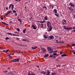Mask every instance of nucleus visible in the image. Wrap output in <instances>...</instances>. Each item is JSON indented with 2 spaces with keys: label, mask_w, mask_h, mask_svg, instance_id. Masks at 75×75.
I'll return each instance as SVG.
<instances>
[{
  "label": "nucleus",
  "mask_w": 75,
  "mask_h": 75,
  "mask_svg": "<svg viewBox=\"0 0 75 75\" xmlns=\"http://www.w3.org/2000/svg\"><path fill=\"white\" fill-rule=\"evenodd\" d=\"M12 6V7H11ZM11 10H13V9L14 8V5L12 4H10L8 7V8L9 10H11Z\"/></svg>",
  "instance_id": "1"
},
{
  "label": "nucleus",
  "mask_w": 75,
  "mask_h": 75,
  "mask_svg": "<svg viewBox=\"0 0 75 75\" xmlns=\"http://www.w3.org/2000/svg\"><path fill=\"white\" fill-rule=\"evenodd\" d=\"M47 26L48 27H50L51 26V22L50 21H47Z\"/></svg>",
  "instance_id": "2"
},
{
  "label": "nucleus",
  "mask_w": 75,
  "mask_h": 75,
  "mask_svg": "<svg viewBox=\"0 0 75 75\" xmlns=\"http://www.w3.org/2000/svg\"><path fill=\"white\" fill-rule=\"evenodd\" d=\"M41 51L42 53H44V52H46V49L44 48L41 47Z\"/></svg>",
  "instance_id": "3"
},
{
  "label": "nucleus",
  "mask_w": 75,
  "mask_h": 75,
  "mask_svg": "<svg viewBox=\"0 0 75 75\" xmlns=\"http://www.w3.org/2000/svg\"><path fill=\"white\" fill-rule=\"evenodd\" d=\"M47 49L48 51H49L51 52V53H52V51H53V50H52V48L49 47L47 48Z\"/></svg>",
  "instance_id": "4"
},
{
  "label": "nucleus",
  "mask_w": 75,
  "mask_h": 75,
  "mask_svg": "<svg viewBox=\"0 0 75 75\" xmlns=\"http://www.w3.org/2000/svg\"><path fill=\"white\" fill-rule=\"evenodd\" d=\"M19 61V58H18L17 59H13V60H12V62H18Z\"/></svg>",
  "instance_id": "5"
},
{
  "label": "nucleus",
  "mask_w": 75,
  "mask_h": 75,
  "mask_svg": "<svg viewBox=\"0 0 75 75\" xmlns=\"http://www.w3.org/2000/svg\"><path fill=\"white\" fill-rule=\"evenodd\" d=\"M66 22H67V21L66 20H63L62 21V24L63 25H64V24H67Z\"/></svg>",
  "instance_id": "6"
},
{
  "label": "nucleus",
  "mask_w": 75,
  "mask_h": 75,
  "mask_svg": "<svg viewBox=\"0 0 75 75\" xmlns=\"http://www.w3.org/2000/svg\"><path fill=\"white\" fill-rule=\"evenodd\" d=\"M68 8L69 9L70 11H74V9L72 7L70 6V7H68Z\"/></svg>",
  "instance_id": "7"
},
{
  "label": "nucleus",
  "mask_w": 75,
  "mask_h": 75,
  "mask_svg": "<svg viewBox=\"0 0 75 75\" xmlns=\"http://www.w3.org/2000/svg\"><path fill=\"white\" fill-rule=\"evenodd\" d=\"M48 38L50 40H52L54 39V36L52 35H51L50 36L48 37Z\"/></svg>",
  "instance_id": "8"
},
{
  "label": "nucleus",
  "mask_w": 75,
  "mask_h": 75,
  "mask_svg": "<svg viewBox=\"0 0 75 75\" xmlns=\"http://www.w3.org/2000/svg\"><path fill=\"white\" fill-rule=\"evenodd\" d=\"M69 6H71V7H75L74 4H72V3L71 2L69 4Z\"/></svg>",
  "instance_id": "9"
},
{
  "label": "nucleus",
  "mask_w": 75,
  "mask_h": 75,
  "mask_svg": "<svg viewBox=\"0 0 75 75\" xmlns=\"http://www.w3.org/2000/svg\"><path fill=\"white\" fill-rule=\"evenodd\" d=\"M47 72H46V74H45V75H50V74H51V72H50V71H47Z\"/></svg>",
  "instance_id": "10"
},
{
  "label": "nucleus",
  "mask_w": 75,
  "mask_h": 75,
  "mask_svg": "<svg viewBox=\"0 0 75 75\" xmlns=\"http://www.w3.org/2000/svg\"><path fill=\"white\" fill-rule=\"evenodd\" d=\"M49 28V29L48 30L49 31H51V30H52V28L51 26H50V27H48Z\"/></svg>",
  "instance_id": "11"
},
{
  "label": "nucleus",
  "mask_w": 75,
  "mask_h": 75,
  "mask_svg": "<svg viewBox=\"0 0 75 75\" xmlns=\"http://www.w3.org/2000/svg\"><path fill=\"white\" fill-rule=\"evenodd\" d=\"M67 27H69V28H67V30H72V27H69V26H67Z\"/></svg>",
  "instance_id": "12"
},
{
  "label": "nucleus",
  "mask_w": 75,
  "mask_h": 75,
  "mask_svg": "<svg viewBox=\"0 0 75 75\" xmlns=\"http://www.w3.org/2000/svg\"><path fill=\"white\" fill-rule=\"evenodd\" d=\"M41 74H43L44 75H45L46 74V72H45L44 71H42L40 72Z\"/></svg>",
  "instance_id": "13"
},
{
  "label": "nucleus",
  "mask_w": 75,
  "mask_h": 75,
  "mask_svg": "<svg viewBox=\"0 0 75 75\" xmlns=\"http://www.w3.org/2000/svg\"><path fill=\"white\" fill-rule=\"evenodd\" d=\"M32 26L33 28V29H34V30H35V29H36V27H35V25H32Z\"/></svg>",
  "instance_id": "14"
},
{
  "label": "nucleus",
  "mask_w": 75,
  "mask_h": 75,
  "mask_svg": "<svg viewBox=\"0 0 75 75\" xmlns=\"http://www.w3.org/2000/svg\"><path fill=\"white\" fill-rule=\"evenodd\" d=\"M11 13V11H8V13L5 14V15H8L9 14H10Z\"/></svg>",
  "instance_id": "15"
},
{
  "label": "nucleus",
  "mask_w": 75,
  "mask_h": 75,
  "mask_svg": "<svg viewBox=\"0 0 75 75\" xmlns=\"http://www.w3.org/2000/svg\"><path fill=\"white\" fill-rule=\"evenodd\" d=\"M66 56H67V54H62L61 55V57H66Z\"/></svg>",
  "instance_id": "16"
},
{
  "label": "nucleus",
  "mask_w": 75,
  "mask_h": 75,
  "mask_svg": "<svg viewBox=\"0 0 75 75\" xmlns=\"http://www.w3.org/2000/svg\"><path fill=\"white\" fill-rule=\"evenodd\" d=\"M8 49L7 50H3V52H8Z\"/></svg>",
  "instance_id": "17"
},
{
  "label": "nucleus",
  "mask_w": 75,
  "mask_h": 75,
  "mask_svg": "<svg viewBox=\"0 0 75 75\" xmlns=\"http://www.w3.org/2000/svg\"><path fill=\"white\" fill-rule=\"evenodd\" d=\"M54 13H56V14H57V9H54Z\"/></svg>",
  "instance_id": "18"
},
{
  "label": "nucleus",
  "mask_w": 75,
  "mask_h": 75,
  "mask_svg": "<svg viewBox=\"0 0 75 75\" xmlns=\"http://www.w3.org/2000/svg\"><path fill=\"white\" fill-rule=\"evenodd\" d=\"M25 31H27V29H24L23 30V33H25Z\"/></svg>",
  "instance_id": "19"
},
{
  "label": "nucleus",
  "mask_w": 75,
  "mask_h": 75,
  "mask_svg": "<svg viewBox=\"0 0 75 75\" xmlns=\"http://www.w3.org/2000/svg\"><path fill=\"white\" fill-rule=\"evenodd\" d=\"M56 74V73H55V72H53L52 73H51V75H55Z\"/></svg>",
  "instance_id": "20"
},
{
  "label": "nucleus",
  "mask_w": 75,
  "mask_h": 75,
  "mask_svg": "<svg viewBox=\"0 0 75 75\" xmlns=\"http://www.w3.org/2000/svg\"><path fill=\"white\" fill-rule=\"evenodd\" d=\"M1 23L2 24H3L4 25H8V24H7L6 23L3 22H1Z\"/></svg>",
  "instance_id": "21"
},
{
  "label": "nucleus",
  "mask_w": 75,
  "mask_h": 75,
  "mask_svg": "<svg viewBox=\"0 0 75 75\" xmlns=\"http://www.w3.org/2000/svg\"><path fill=\"white\" fill-rule=\"evenodd\" d=\"M48 56H49V54H46L44 55V57H48Z\"/></svg>",
  "instance_id": "22"
},
{
  "label": "nucleus",
  "mask_w": 75,
  "mask_h": 75,
  "mask_svg": "<svg viewBox=\"0 0 75 75\" xmlns=\"http://www.w3.org/2000/svg\"><path fill=\"white\" fill-rule=\"evenodd\" d=\"M64 26V30H66V29L67 30H68L67 28H67V27L65 26Z\"/></svg>",
  "instance_id": "23"
},
{
  "label": "nucleus",
  "mask_w": 75,
  "mask_h": 75,
  "mask_svg": "<svg viewBox=\"0 0 75 75\" xmlns=\"http://www.w3.org/2000/svg\"><path fill=\"white\" fill-rule=\"evenodd\" d=\"M61 65H57L56 67H57V68H58V67H61Z\"/></svg>",
  "instance_id": "24"
},
{
  "label": "nucleus",
  "mask_w": 75,
  "mask_h": 75,
  "mask_svg": "<svg viewBox=\"0 0 75 75\" xmlns=\"http://www.w3.org/2000/svg\"><path fill=\"white\" fill-rule=\"evenodd\" d=\"M41 25L40 27H41V28H42V27H43V24L41 23Z\"/></svg>",
  "instance_id": "25"
},
{
  "label": "nucleus",
  "mask_w": 75,
  "mask_h": 75,
  "mask_svg": "<svg viewBox=\"0 0 75 75\" xmlns=\"http://www.w3.org/2000/svg\"><path fill=\"white\" fill-rule=\"evenodd\" d=\"M44 18L45 20H48V19L47 18V16L45 17Z\"/></svg>",
  "instance_id": "26"
},
{
  "label": "nucleus",
  "mask_w": 75,
  "mask_h": 75,
  "mask_svg": "<svg viewBox=\"0 0 75 75\" xmlns=\"http://www.w3.org/2000/svg\"><path fill=\"white\" fill-rule=\"evenodd\" d=\"M7 34H8L9 35H12V36L13 35L12 34L10 33H7Z\"/></svg>",
  "instance_id": "27"
},
{
  "label": "nucleus",
  "mask_w": 75,
  "mask_h": 75,
  "mask_svg": "<svg viewBox=\"0 0 75 75\" xmlns=\"http://www.w3.org/2000/svg\"><path fill=\"white\" fill-rule=\"evenodd\" d=\"M43 8H45L46 10H47V7H46L45 6H43Z\"/></svg>",
  "instance_id": "28"
},
{
  "label": "nucleus",
  "mask_w": 75,
  "mask_h": 75,
  "mask_svg": "<svg viewBox=\"0 0 75 75\" xmlns=\"http://www.w3.org/2000/svg\"><path fill=\"white\" fill-rule=\"evenodd\" d=\"M44 37L45 38H48V37H47L46 35H44Z\"/></svg>",
  "instance_id": "29"
},
{
  "label": "nucleus",
  "mask_w": 75,
  "mask_h": 75,
  "mask_svg": "<svg viewBox=\"0 0 75 75\" xmlns=\"http://www.w3.org/2000/svg\"><path fill=\"white\" fill-rule=\"evenodd\" d=\"M19 22H20V24H21L22 21H21V19H19Z\"/></svg>",
  "instance_id": "30"
},
{
  "label": "nucleus",
  "mask_w": 75,
  "mask_h": 75,
  "mask_svg": "<svg viewBox=\"0 0 75 75\" xmlns=\"http://www.w3.org/2000/svg\"><path fill=\"white\" fill-rule=\"evenodd\" d=\"M13 36H18V35H14V34H13L12 35Z\"/></svg>",
  "instance_id": "31"
},
{
  "label": "nucleus",
  "mask_w": 75,
  "mask_h": 75,
  "mask_svg": "<svg viewBox=\"0 0 75 75\" xmlns=\"http://www.w3.org/2000/svg\"><path fill=\"white\" fill-rule=\"evenodd\" d=\"M57 53H53V55H57Z\"/></svg>",
  "instance_id": "32"
},
{
  "label": "nucleus",
  "mask_w": 75,
  "mask_h": 75,
  "mask_svg": "<svg viewBox=\"0 0 75 75\" xmlns=\"http://www.w3.org/2000/svg\"><path fill=\"white\" fill-rule=\"evenodd\" d=\"M50 6H51V7H52V8H54V6L52 5H51Z\"/></svg>",
  "instance_id": "33"
},
{
  "label": "nucleus",
  "mask_w": 75,
  "mask_h": 75,
  "mask_svg": "<svg viewBox=\"0 0 75 75\" xmlns=\"http://www.w3.org/2000/svg\"><path fill=\"white\" fill-rule=\"evenodd\" d=\"M54 15L56 16V17H58L59 16L57 14H55Z\"/></svg>",
  "instance_id": "34"
},
{
  "label": "nucleus",
  "mask_w": 75,
  "mask_h": 75,
  "mask_svg": "<svg viewBox=\"0 0 75 75\" xmlns=\"http://www.w3.org/2000/svg\"><path fill=\"white\" fill-rule=\"evenodd\" d=\"M58 52V51H53V52H54V53H56V52Z\"/></svg>",
  "instance_id": "35"
},
{
  "label": "nucleus",
  "mask_w": 75,
  "mask_h": 75,
  "mask_svg": "<svg viewBox=\"0 0 75 75\" xmlns=\"http://www.w3.org/2000/svg\"><path fill=\"white\" fill-rule=\"evenodd\" d=\"M5 40H9V38L8 37L6 38H5Z\"/></svg>",
  "instance_id": "36"
},
{
  "label": "nucleus",
  "mask_w": 75,
  "mask_h": 75,
  "mask_svg": "<svg viewBox=\"0 0 75 75\" xmlns=\"http://www.w3.org/2000/svg\"><path fill=\"white\" fill-rule=\"evenodd\" d=\"M13 12L14 13H16L17 12V11H16L14 10H13Z\"/></svg>",
  "instance_id": "37"
},
{
  "label": "nucleus",
  "mask_w": 75,
  "mask_h": 75,
  "mask_svg": "<svg viewBox=\"0 0 75 75\" xmlns=\"http://www.w3.org/2000/svg\"><path fill=\"white\" fill-rule=\"evenodd\" d=\"M19 54H21V53H23V51H19Z\"/></svg>",
  "instance_id": "38"
},
{
  "label": "nucleus",
  "mask_w": 75,
  "mask_h": 75,
  "mask_svg": "<svg viewBox=\"0 0 75 75\" xmlns=\"http://www.w3.org/2000/svg\"><path fill=\"white\" fill-rule=\"evenodd\" d=\"M12 52H13L15 53V52H17V51H15V50H12Z\"/></svg>",
  "instance_id": "39"
},
{
  "label": "nucleus",
  "mask_w": 75,
  "mask_h": 75,
  "mask_svg": "<svg viewBox=\"0 0 75 75\" xmlns=\"http://www.w3.org/2000/svg\"><path fill=\"white\" fill-rule=\"evenodd\" d=\"M60 54H63V52H62V51H60Z\"/></svg>",
  "instance_id": "40"
},
{
  "label": "nucleus",
  "mask_w": 75,
  "mask_h": 75,
  "mask_svg": "<svg viewBox=\"0 0 75 75\" xmlns=\"http://www.w3.org/2000/svg\"><path fill=\"white\" fill-rule=\"evenodd\" d=\"M71 45L73 47H75V44H71Z\"/></svg>",
  "instance_id": "41"
},
{
  "label": "nucleus",
  "mask_w": 75,
  "mask_h": 75,
  "mask_svg": "<svg viewBox=\"0 0 75 75\" xmlns=\"http://www.w3.org/2000/svg\"><path fill=\"white\" fill-rule=\"evenodd\" d=\"M16 30H18V31H19V28H16Z\"/></svg>",
  "instance_id": "42"
},
{
  "label": "nucleus",
  "mask_w": 75,
  "mask_h": 75,
  "mask_svg": "<svg viewBox=\"0 0 75 75\" xmlns=\"http://www.w3.org/2000/svg\"><path fill=\"white\" fill-rule=\"evenodd\" d=\"M4 73H6V72H8V71H4Z\"/></svg>",
  "instance_id": "43"
},
{
  "label": "nucleus",
  "mask_w": 75,
  "mask_h": 75,
  "mask_svg": "<svg viewBox=\"0 0 75 75\" xmlns=\"http://www.w3.org/2000/svg\"><path fill=\"white\" fill-rule=\"evenodd\" d=\"M28 75H31V74H30V72H29L28 73Z\"/></svg>",
  "instance_id": "44"
},
{
  "label": "nucleus",
  "mask_w": 75,
  "mask_h": 75,
  "mask_svg": "<svg viewBox=\"0 0 75 75\" xmlns=\"http://www.w3.org/2000/svg\"><path fill=\"white\" fill-rule=\"evenodd\" d=\"M53 56H54V55H52L50 56V57H51V58L52 57H53Z\"/></svg>",
  "instance_id": "45"
},
{
  "label": "nucleus",
  "mask_w": 75,
  "mask_h": 75,
  "mask_svg": "<svg viewBox=\"0 0 75 75\" xmlns=\"http://www.w3.org/2000/svg\"><path fill=\"white\" fill-rule=\"evenodd\" d=\"M14 33H15V34H18L19 33L17 32H14Z\"/></svg>",
  "instance_id": "46"
},
{
  "label": "nucleus",
  "mask_w": 75,
  "mask_h": 75,
  "mask_svg": "<svg viewBox=\"0 0 75 75\" xmlns=\"http://www.w3.org/2000/svg\"><path fill=\"white\" fill-rule=\"evenodd\" d=\"M15 16H17V13H15Z\"/></svg>",
  "instance_id": "47"
},
{
  "label": "nucleus",
  "mask_w": 75,
  "mask_h": 75,
  "mask_svg": "<svg viewBox=\"0 0 75 75\" xmlns=\"http://www.w3.org/2000/svg\"><path fill=\"white\" fill-rule=\"evenodd\" d=\"M34 47V50H35V49H36V48H37V47L35 46V47Z\"/></svg>",
  "instance_id": "48"
},
{
  "label": "nucleus",
  "mask_w": 75,
  "mask_h": 75,
  "mask_svg": "<svg viewBox=\"0 0 75 75\" xmlns=\"http://www.w3.org/2000/svg\"><path fill=\"white\" fill-rule=\"evenodd\" d=\"M27 9V7H25V10H26V9Z\"/></svg>",
  "instance_id": "49"
},
{
  "label": "nucleus",
  "mask_w": 75,
  "mask_h": 75,
  "mask_svg": "<svg viewBox=\"0 0 75 75\" xmlns=\"http://www.w3.org/2000/svg\"><path fill=\"white\" fill-rule=\"evenodd\" d=\"M40 23H44L43 21H40Z\"/></svg>",
  "instance_id": "50"
},
{
  "label": "nucleus",
  "mask_w": 75,
  "mask_h": 75,
  "mask_svg": "<svg viewBox=\"0 0 75 75\" xmlns=\"http://www.w3.org/2000/svg\"><path fill=\"white\" fill-rule=\"evenodd\" d=\"M31 48L32 49H33V50H34V47H32Z\"/></svg>",
  "instance_id": "51"
},
{
  "label": "nucleus",
  "mask_w": 75,
  "mask_h": 75,
  "mask_svg": "<svg viewBox=\"0 0 75 75\" xmlns=\"http://www.w3.org/2000/svg\"><path fill=\"white\" fill-rule=\"evenodd\" d=\"M11 53H10L8 55V56H11Z\"/></svg>",
  "instance_id": "52"
},
{
  "label": "nucleus",
  "mask_w": 75,
  "mask_h": 75,
  "mask_svg": "<svg viewBox=\"0 0 75 75\" xmlns=\"http://www.w3.org/2000/svg\"><path fill=\"white\" fill-rule=\"evenodd\" d=\"M6 29H8L9 28L8 27H6Z\"/></svg>",
  "instance_id": "53"
},
{
  "label": "nucleus",
  "mask_w": 75,
  "mask_h": 75,
  "mask_svg": "<svg viewBox=\"0 0 75 75\" xmlns=\"http://www.w3.org/2000/svg\"><path fill=\"white\" fill-rule=\"evenodd\" d=\"M55 57H56V56H54L53 57V58H55Z\"/></svg>",
  "instance_id": "54"
},
{
  "label": "nucleus",
  "mask_w": 75,
  "mask_h": 75,
  "mask_svg": "<svg viewBox=\"0 0 75 75\" xmlns=\"http://www.w3.org/2000/svg\"><path fill=\"white\" fill-rule=\"evenodd\" d=\"M58 61V59H56V61Z\"/></svg>",
  "instance_id": "55"
},
{
  "label": "nucleus",
  "mask_w": 75,
  "mask_h": 75,
  "mask_svg": "<svg viewBox=\"0 0 75 75\" xmlns=\"http://www.w3.org/2000/svg\"><path fill=\"white\" fill-rule=\"evenodd\" d=\"M73 29H74V30H75V27H73Z\"/></svg>",
  "instance_id": "56"
},
{
  "label": "nucleus",
  "mask_w": 75,
  "mask_h": 75,
  "mask_svg": "<svg viewBox=\"0 0 75 75\" xmlns=\"http://www.w3.org/2000/svg\"><path fill=\"white\" fill-rule=\"evenodd\" d=\"M9 56V57H8L9 58H11V56Z\"/></svg>",
  "instance_id": "57"
},
{
  "label": "nucleus",
  "mask_w": 75,
  "mask_h": 75,
  "mask_svg": "<svg viewBox=\"0 0 75 75\" xmlns=\"http://www.w3.org/2000/svg\"><path fill=\"white\" fill-rule=\"evenodd\" d=\"M8 29L9 30H11V29L10 28H9Z\"/></svg>",
  "instance_id": "58"
},
{
  "label": "nucleus",
  "mask_w": 75,
  "mask_h": 75,
  "mask_svg": "<svg viewBox=\"0 0 75 75\" xmlns=\"http://www.w3.org/2000/svg\"><path fill=\"white\" fill-rule=\"evenodd\" d=\"M43 23H45V20H44V21H43Z\"/></svg>",
  "instance_id": "59"
},
{
  "label": "nucleus",
  "mask_w": 75,
  "mask_h": 75,
  "mask_svg": "<svg viewBox=\"0 0 75 75\" xmlns=\"http://www.w3.org/2000/svg\"><path fill=\"white\" fill-rule=\"evenodd\" d=\"M9 23L11 24V23H12V22L11 21H10Z\"/></svg>",
  "instance_id": "60"
},
{
  "label": "nucleus",
  "mask_w": 75,
  "mask_h": 75,
  "mask_svg": "<svg viewBox=\"0 0 75 75\" xmlns=\"http://www.w3.org/2000/svg\"><path fill=\"white\" fill-rule=\"evenodd\" d=\"M6 10H8V7H6Z\"/></svg>",
  "instance_id": "61"
},
{
  "label": "nucleus",
  "mask_w": 75,
  "mask_h": 75,
  "mask_svg": "<svg viewBox=\"0 0 75 75\" xmlns=\"http://www.w3.org/2000/svg\"><path fill=\"white\" fill-rule=\"evenodd\" d=\"M1 20H3V18H1Z\"/></svg>",
  "instance_id": "62"
},
{
  "label": "nucleus",
  "mask_w": 75,
  "mask_h": 75,
  "mask_svg": "<svg viewBox=\"0 0 75 75\" xmlns=\"http://www.w3.org/2000/svg\"><path fill=\"white\" fill-rule=\"evenodd\" d=\"M32 74L33 75H35V74H34V73H32Z\"/></svg>",
  "instance_id": "63"
},
{
  "label": "nucleus",
  "mask_w": 75,
  "mask_h": 75,
  "mask_svg": "<svg viewBox=\"0 0 75 75\" xmlns=\"http://www.w3.org/2000/svg\"><path fill=\"white\" fill-rule=\"evenodd\" d=\"M74 54H75V52H73Z\"/></svg>",
  "instance_id": "64"
}]
</instances>
